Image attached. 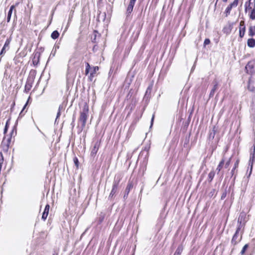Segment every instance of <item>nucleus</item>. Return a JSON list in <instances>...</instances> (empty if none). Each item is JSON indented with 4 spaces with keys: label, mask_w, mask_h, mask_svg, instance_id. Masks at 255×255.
I'll use <instances>...</instances> for the list:
<instances>
[{
    "label": "nucleus",
    "mask_w": 255,
    "mask_h": 255,
    "mask_svg": "<svg viewBox=\"0 0 255 255\" xmlns=\"http://www.w3.org/2000/svg\"><path fill=\"white\" fill-rule=\"evenodd\" d=\"M89 116V108L85 105L80 112L79 121L81 123V130H83L86 126L87 120Z\"/></svg>",
    "instance_id": "obj_1"
},
{
    "label": "nucleus",
    "mask_w": 255,
    "mask_h": 255,
    "mask_svg": "<svg viewBox=\"0 0 255 255\" xmlns=\"http://www.w3.org/2000/svg\"><path fill=\"white\" fill-rule=\"evenodd\" d=\"M121 178L119 176H115L113 181L112 189L109 196V199L113 198L118 191V188Z\"/></svg>",
    "instance_id": "obj_2"
},
{
    "label": "nucleus",
    "mask_w": 255,
    "mask_h": 255,
    "mask_svg": "<svg viewBox=\"0 0 255 255\" xmlns=\"http://www.w3.org/2000/svg\"><path fill=\"white\" fill-rule=\"evenodd\" d=\"M255 161V141L254 145L251 147L250 150V159L249 161V166L250 167V172L249 177L250 176L253 169L254 162Z\"/></svg>",
    "instance_id": "obj_3"
},
{
    "label": "nucleus",
    "mask_w": 255,
    "mask_h": 255,
    "mask_svg": "<svg viewBox=\"0 0 255 255\" xmlns=\"http://www.w3.org/2000/svg\"><path fill=\"white\" fill-rule=\"evenodd\" d=\"M245 69L248 74L252 75L255 74V64L253 62H249L246 66Z\"/></svg>",
    "instance_id": "obj_4"
},
{
    "label": "nucleus",
    "mask_w": 255,
    "mask_h": 255,
    "mask_svg": "<svg viewBox=\"0 0 255 255\" xmlns=\"http://www.w3.org/2000/svg\"><path fill=\"white\" fill-rule=\"evenodd\" d=\"M136 0H130L126 11V16L128 18L133 10V6Z\"/></svg>",
    "instance_id": "obj_5"
},
{
    "label": "nucleus",
    "mask_w": 255,
    "mask_h": 255,
    "mask_svg": "<svg viewBox=\"0 0 255 255\" xmlns=\"http://www.w3.org/2000/svg\"><path fill=\"white\" fill-rule=\"evenodd\" d=\"M239 2V0H234V1L230 4L226 8L225 13L226 14V16H228V15L230 14L231 11L232 10V8L234 7H236Z\"/></svg>",
    "instance_id": "obj_6"
},
{
    "label": "nucleus",
    "mask_w": 255,
    "mask_h": 255,
    "mask_svg": "<svg viewBox=\"0 0 255 255\" xmlns=\"http://www.w3.org/2000/svg\"><path fill=\"white\" fill-rule=\"evenodd\" d=\"M10 42V39H7L4 43V44L0 52V56L1 57L3 56V55L5 53L6 51H7L9 48V44Z\"/></svg>",
    "instance_id": "obj_7"
},
{
    "label": "nucleus",
    "mask_w": 255,
    "mask_h": 255,
    "mask_svg": "<svg viewBox=\"0 0 255 255\" xmlns=\"http://www.w3.org/2000/svg\"><path fill=\"white\" fill-rule=\"evenodd\" d=\"M246 32V25L245 21L242 20L240 22L239 27V36L241 38H243Z\"/></svg>",
    "instance_id": "obj_8"
},
{
    "label": "nucleus",
    "mask_w": 255,
    "mask_h": 255,
    "mask_svg": "<svg viewBox=\"0 0 255 255\" xmlns=\"http://www.w3.org/2000/svg\"><path fill=\"white\" fill-rule=\"evenodd\" d=\"M252 6L255 7V0H249L245 4V11L247 12L248 9H251Z\"/></svg>",
    "instance_id": "obj_9"
},
{
    "label": "nucleus",
    "mask_w": 255,
    "mask_h": 255,
    "mask_svg": "<svg viewBox=\"0 0 255 255\" xmlns=\"http://www.w3.org/2000/svg\"><path fill=\"white\" fill-rule=\"evenodd\" d=\"M213 84L214 85L209 94L210 98L213 97L215 93V92L218 88V82L216 80H214Z\"/></svg>",
    "instance_id": "obj_10"
},
{
    "label": "nucleus",
    "mask_w": 255,
    "mask_h": 255,
    "mask_svg": "<svg viewBox=\"0 0 255 255\" xmlns=\"http://www.w3.org/2000/svg\"><path fill=\"white\" fill-rule=\"evenodd\" d=\"M242 238V235L241 234L239 238V233L236 232L232 239L231 243L234 245H236L241 241Z\"/></svg>",
    "instance_id": "obj_11"
},
{
    "label": "nucleus",
    "mask_w": 255,
    "mask_h": 255,
    "mask_svg": "<svg viewBox=\"0 0 255 255\" xmlns=\"http://www.w3.org/2000/svg\"><path fill=\"white\" fill-rule=\"evenodd\" d=\"M100 145V142L99 141H97L95 143L91 152V155L92 156H95L96 155L99 150Z\"/></svg>",
    "instance_id": "obj_12"
},
{
    "label": "nucleus",
    "mask_w": 255,
    "mask_h": 255,
    "mask_svg": "<svg viewBox=\"0 0 255 255\" xmlns=\"http://www.w3.org/2000/svg\"><path fill=\"white\" fill-rule=\"evenodd\" d=\"M132 187H133V184H132V182H128V185L126 188L125 194L124 195V198L125 199H126L128 198V194H129L130 190L132 188Z\"/></svg>",
    "instance_id": "obj_13"
},
{
    "label": "nucleus",
    "mask_w": 255,
    "mask_h": 255,
    "mask_svg": "<svg viewBox=\"0 0 255 255\" xmlns=\"http://www.w3.org/2000/svg\"><path fill=\"white\" fill-rule=\"evenodd\" d=\"M18 3H19L18 2L16 3L15 5H12L10 7V8L9 9V11H8V13H7V22L10 21V18H11V14H12V11L15 8V6H17L18 4Z\"/></svg>",
    "instance_id": "obj_14"
},
{
    "label": "nucleus",
    "mask_w": 255,
    "mask_h": 255,
    "mask_svg": "<svg viewBox=\"0 0 255 255\" xmlns=\"http://www.w3.org/2000/svg\"><path fill=\"white\" fill-rule=\"evenodd\" d=\"M32 86V81H31L30 79H28L26 82L25 85V89L24 91L26 93L28 92L31 87Z\"/></svg>",
    "instance_id": "obj_15"
},
{
    "label": "nucleus",
    "mask_w": 255,
    "mask_h": 255,
    "mask_svg": "<svg viewBox=\"0 0 255 255\" xmlns=\"http://www.w3.org/2000/svg\"><path fill=\"white\" fill-rule=\"evenodd\" d=\"M217 130V128L215 126H214L212 129L210 131V133H209V138L210 139H214L215 135L216 134Z\"/></svg>",
    "instance_id": "obj_16"
},
{
    "label": "nucleus",
    "mask_w": 255,
    "mask_h": 255,
    "mask_svg": "<svg viewBox=\"0 0 255 255\" xmlns=\"http://www.w3.org/2000/svg\"><path fill=\"white\" fill-rule=\"evenodd\" d=\"M99 70V67L98 66H94L91 69V71L90 74L89 78L90 81L92 80V77L94 76V74H95L97 71Z\"/></svg>",
    "instance_id": "obj_17"
},
{
    "label": "nucleus",
    "mask_w": 255,
    "mask_h": 255,
    "mask_svg": "<svg viewBox=\"0 0 255 255\" xmlns=\"http://www.w3.org/2000/svg\"><path fill=\"white\" fill-rule=\"evenodd\" d=\"M247 45L250 48H253L255 46V39L251 38L247 41Z\"/></svg>",
    "instance_id": "obj_18"
},
{
    "label": "nucleus",
    "mask_w": 255,
    "mask_h": 255,
    "mask_svg": "<svg viewBox=\"0 0 255 255\" xmlns=\"http://www.w3.org/2000/svg\"><path fill=\"white\" fill-rule=\"evenodd\" d=\"M232 25L229 24L228 26L224 27L223 31L225 33L229 34L232 31Z\"/></svg>",
    "instance_id": "obj_19"
},
{
    "label": "nucleus",
    "mask_w": 255,
    "mask_h": 255,
    "mask_svg": "<svg viewBox=\"0 0 255 255\" xmlns=\"http://www.w3.org/2000/svg\"><path fill=\"white\" fill-rule=\"evenodd\" d=\"M225 160L224 159H222V160L220 162L219 165H218L216 171H217V174H219L224 164Z\"/></svg>",
    "instance_id": "obj_20"
},
{
    "label": "nucleus",
    "mask_w": 255,
    "mask_h": 255,
    "mask_svg": "<svg viewBox=\"0 0 255 255\" xmlns=\"http://www.w3.org/2000/svg\"><path fill=\"white\" fill-rule=\"evenodd\" d=\"M249 35L251 37H253L255 35V25L251 26L249 27Z\"/></svg>",
    "instance_id": "obj_21"
},
{
    "label": "nucleus",
    "mask_w": 255,
    "mask_h": 255,
    "mask_svg": "<svg viewBox=\"0 0 255 255\" xmlns=\"http://www.w3.org/2000/svg\"><path fill=\"white\" fill-rule=\"evenodd\" d=\"M190 133H189L188 134H187L185 137L184 140V147H186L187 145L189 144V141H190Z\"/></svg>",
    "instance_id": "obj_22"
},
{
    "label": "nucleus",
    "mask_w": 255,
    "mask_h": 255,
    "mask_svg": "<svg viewBox=\"0 0 255 255\" xmlns=\"http://www.w3.org/2000/svg\"><path fill=\"white\" fill-rule=\"evenodd\" d=\"M215 172H214V171L212 170L210 172V173L208 174V179L209 182H212V181L213 180V179L215 176Z\"/></svg>",
    "instance_id": "obj_23"
},
{
    "label": "nucleus",
    "mask_w": 255,
    "mask_h": 255,
    "mask_svg": "<svg viewBox=\"0 0 255 255\" xmlns=\"http://www.w3.org/2000/svg\"><path fill=\"white\" fill-rule=\"evenodd\" d=\"M246 218V215L244 213H241L238 219V222L245 223V219Z\"/></svg>",
    "instance_id": "obj_24"
},
{
    "label": "nucleus",
    "mask_w": 255,
    "mask_h": 255,
    "mask_svg": "<svg viewBox=\"0 0 255 255\" xmlns=\"http://www.w3.org/2000/svg\"><path fill=\"white\" fill-rule=\"evenodd\" d=\"M59 33L57 30H54L52 32L51 35V37L53 39H56L58 38Z\"/></svg>",
    "instance_id": "obj_25"
},
{
    "label": "nucleus",
    "mask_w": 255,
    "mask_h": 255,
    "mask_svg": "<svg viewBox=\"0 0 255 255\" xmlns=\"http://www.w3.org/2000/svg\"><path fill=\"white\" fill-rule=\"evenodd\" d=\"M238 228L236 232L239 233V232L240 231L241 229L244 227L245 223H242L241 222H238Z\"/></svg>",
    "instance_id": "obj_26"
},
{
    "label": "nucleus",
    "mask_w": 255,
    "mask_h": 255,
    "mask_svg": "<svg viewBox=\"0 0 255 255\" xmlns=\"http://www.w3.org/2000/svg\"><path fill=\"white\" fill-rule=\"evenodd\" d=\"M91 69V68L90 64L88 62H86L85 74L86 75H87L90 73Z\"/></svg>",
    "instance_id": "obj_27"
},
{
    "label": "nucleus",
    "mask_w": 255,
    "mask_h": 255,
    "mask_svg": "<svg viewBox=\"0 0 255 255\" xmlns=\"http://www.w3.org/2000/svg\"><path fill=\"white\" fill-rule=\"evenodd\" d=\"M182 251H183V247H182V246H179L177 248V249H176V251H175L174 254H175L176 255H180V254L182 252Z\"/></svg>",
    "instance_id": "obj_28"
},
{
    "label": "nucleus",
    "mask_w": 255,
    "mask_h": 255,
    "mask_svg": "<svg viewBox=\"0 0 255 255\" xmlns=\"http://www.w3.org/2000/svg\"><path fill=\"white\" fill-rule=\"evenodd\" d=\"M62 108H63V107L62 106H61V105L59 107L58 111V112L57 113V116H56V119H55V123L57 122V119L60 116V115H61V110L62 109Z\"/></svg>",
    "instance_id": "obj_29"
},
{
    "label": "nucleus",
    "mask_w": 255,
    "mask_h": 255,
    "mask_svg": "<svg viewBox=\"0 0 255 255\" xmlns=\"http://www.w3.org/2000/svg\"><path fill=\"white\" fill-rule=\"evenodd\" d=\"M250 18L252 19H255V9L254 8L250 14Z\"/></svg>",
    "instance_id": "obj_30"
},
{
    "label": "nucleus",
    "mask_w": 255,
    "mask_h": 255,
    "mask_svg": "<svg viewBox=\"0 0 255 255\" xmlns=\"http://www.w3.org/2000/svg\"><path fill=\"white\" fill-rule=\"evenodd\" d=\"M105 214L101 212L100 214V215H99V222L100 223H102L104 220V218H105Z\"/></svg>",
    "instance_id": "obj_31"
},
{
    "label": "nucleus",
    "mask_w": 255,
    "mask_h": 255,
    "mask_svg": "<svg viewBox=\"0 0 255 255\" xmlns=\"http://www.w3.org/2000/svg\"><path fill=\"white\" fill-rule=\"evenodd\" d=\"M249 247V245L248 244H246L243 248L240 254L241 255H243L245 254L246 250H247V249Z\"/></svg>",
    "instance_id": "obj_32"
},
{
    "label": "nucleus",
    "mask_w": 255,
    "mask_h": 255,
    "mask_svg": "<svg viewBox=\"0 0 255 255\" xmlns=\"http://www.w3.org/2000/svg\"><path fill=\"white\" fill-rule=\"evenodd\" d=\"M4 159H3V156L2 155V153L1 152H0V171L1 169V166L3 162Z\"/></svg>",
    "instance_id": "obj_33"
},
{
    "label": "nucleus",
    "mask_w": 255,
    "mask_h": 255,
    "mask_svg": "<svg viewBox=\"0 0 255 255\" xmlns=\"http://www.w3.org/2000/svg\"><path fill=\"white\" fill-rule=\"evenodd\" d=\"M73 161L76 167H78L79 161L77 157H75L73 159Z\"/></svg>",
    "instance_id": "obj_34"
},
{
    "label": "nucleus",
    "mask_w": 255,
    "mask_h": 255,
    "mask_svg": "<svg viewBox=\"0 0 255 255\" xmlns=\"http://www.w3.org/2000/svg\"><path fill=\"white\" fill-rule=\"evenodd\" d=\"M50 206L48 204H47L45 207L44 210V212H46L48 214L49 211Z\"/></svg>",
    "instance_id": "obj_35"
},
{
    "label": "nucleus",
    "mask_w": 255,
    "mask_h": 255,
    "mask_svg": "<svg viewBox=\"0 0 255 255\" xmlns=\"http://www.w3.org/2000/svg\"><path fill=\"white\" fill-rule=\"evenodd\" d=\"M48 215V213L43 212L42 216V219H43V220H45L47 217Z\"/></svg>",
    "instance_id": "obj_36"
},
{
    "label": "nucleus",
    "mask_w": 255,
    "mask_h": 255,
    "mask_svg": "<svg viewBox=\"0 0 255 255\" xmlns=\"http://www.w3.org/2000/svg\"><path fill=\"white\" fill-rule=\"evenodd\" d=\"M210 43V40L209 39H208V38L205 39L204 40V46H205L206 45L209 44Z\"/></svg>",
    "instance_id": "obj_37"
},
{
    "label": "nucleus",
    "mask_w": 255,
    "mask_h": 255,
    "mask_svg": "<svg viewBox=\"0 0 255 255\" xmlns=\"http://www.w3.org/2000/svg\"><path fill=\"white\" fill-rule=\"evenodd\" d=\"M226 196H227V192H226V191H224L222 194L221 199L222 200L226 198Z\"/></svg>",
    "instance_id": "obj_38"
},
{
    "label": "nucleus",
    "mask_w": 255,
    "mask_h": 255,
    "mask_svg": "<svg viewBox=\"0 0 255 255\" xmlns=\"http://www.w3.org/2000/svg\"><path fill=\"white\" fill-rule=\"evenodd\" d=\"M231 158H229V159L226 162L225 167L226 168H227L229 166L231 162Z\"/></svg>",
    "instance_id": "obj_39"
},
{
    "label": "nucleus",
    "mask_w": 255,
    "mask_h": 255,
    "mask_svg": "<svg viewBox=\"0 0 255 255\" xmlns=\"http://www.w3.org/2000/svg\"><path fill=\"white\" fill-rule=\"evenodd\" d=\"M154 114H153L152 115V118L151 119V122H150V128L153 125V121H154Z\"/></svg>",
    "instance_id": "obj_40"
},
{
    "label": "nucleus",
    "mask_w": 255,
    "mask_h": 255,
    "mask_svg": "<svg viewBox=\"0 0 255 255\" xmlns=\"http://www.w3.org/2000/svg\"><path fill=\"white\" fill-rule=\"evenodd\" d=\"M238 165H239V160H237L234 164V169H236V168L238 166Z\"/></svg>",
    "instance_id": "obj_41"
},
{
    "label": "nucleus",
    "mask_w": 255,
    "mask_h": 255,
    "mask_svg": "<svg viewBox=\"0 0 255 255\" xmlns=\"http://www.w3.org/2000/svg\"><path fill=\"white\" fill-rule=\"evenodd\" d=\"M7 128H8V127H7V123H6V125L4 127V131H3L4 133H5L7 132Z\"/></svg>",
    "instance_id": "obj_42"
},
{
    "label": "nucleus",
    "mask_w": 255,
    "mask_h": 255,
    "mask_svg": "<svg viewBox=\"0 0 255 255\" xmlns=\"http://www.w3.org/2000/svg\"><path fill=\"white\" fill-rule=\"evenodd\" d=\"M26 106H27V103H26V104H25V105L24 106V107H23V109H22V111H21V112H20V114H19V116H21L22 113L23 111H24V109L25 108V107H26Z\"/></svg>",
    "instance_id": "obj_43"
},
{
    "label": "nucleus",
    "mask_w": 255,
    "mask_h": 255,
    "mask_svg": "<svg viewBox=\"0 0 255 255\" xmlns=\"http://www.w3.org/2000/svg\"><path fill=\"white\" fill-rule=\"evenodd\" d=\"M55 52H56V49L55 50V51H54L53 50H52V51L51 52V54L50 55V57H51L52 55V56H55Z\"/></svg>",
    "instance_id": "obj_44"
},
{
    "label": "nucleus",
    "mask_w": 255,
    "mask_h": 255,
    "mask_svg": "<svg viewBox=\"0 0 255 255\" xmlns=\"http://www.w3.org/2000/svg\"><path fill=\"white\" fill-rule=\"evenodd\" d=\"M249 89L252 91V92H255V88L254 87H249Z\"/></svg>",
    "instance_id": "obj_45"
},
{
    "label": "nucleus",
    "mask_w": 255,
    "mask_h": 255,
    "mask_svg": "<svg viewBox=\"0 0 255 255\" xmlns=\"http://www.w3.org/2000/svg\"><path fill=\"white\" fill-rule=\"evenodd\" d=\"M33 63L34 65H37L38 62H36L35 60H33Z\"/></svg>",
    "instance_id": "obj_46"
},
{
    "label": "nucleus",
    "mask_w": 255,
    "mask_h": 255,
    "mask_svg": "<svg viewBox=\"0 0 255 255\" xmlns=\"http://www.w3.org/2000/svg\"><path fill=\"white\" fill-rule=\"evenodd\" d=\"M235 170V169H234V168H233L231 171V174L232 175H233V174L234 173Z\"/></svg>",
    "instance_id": "obj_47"
},
{
    "label": "nucleus",
    "mask_w": 255,
    "mask_h": 255,
    "mask_svg": "<svg viewBox=\"0 0 255 255\" xmlns=\"http://www.w3.org/2000/svg\"><path fill=\"white\" fill-rule=\"evenodd\" d=\"M150 90V89L149 87H148L147 90H146V94L148 92H149V91Z\"/></svg>",
    "instance_id": "obj_48"
},
{
    "label": "nucleus",
    "mask_w": 255,
    "mask_h": 255,
    "mask_svg": "<svg viewBox=\"0 0 255 255\" xmlns=\"http://www.w3.org/2000/svg\"><path fill=\"white\" fill-rule=\"evenodd\" d=\"M150 90V89L149 87H148L147 90H146V94L148 92H149V91Z\"/></svg>",
    "instance_id": "obj_49"
},
{
    "label": "nucleus",
    "mask_w": 255,
    "mask_h": 255,
    "mask_svg": "<svg viewBox=\"0 0 255 255\" xmlns=\"http://www.w3.org/2000/svg\"><path fill=\"white\" fill-rule=\"evenodd\" d=\"M149 147H145V149L146 150L147 152L149 150Z\"/></svg>",
    "instance_id": "obj_50"
},
{
    "label": "nucleus",
    "mask_w": 255,
    "mask_h": 255,
    "mask_svg": "<svg viewBox=\"0 0 255 255\" xmlns=\"http://www.w3.org/2000/svg\"><path fill=\"white\" fill-rule=\"evenodd\" d=\"M52 255H58V254L56 252H54Z\"/></svg>",
    "instance_id": "obj_51"
},
{
    "label": "nucleus",
    "mask_w": 255,
    "mask_h": 255,
    "mask_svg": "<svg viewBox=\"0 0 255 255\" xmlns=\"http://www.w3.org/2000/svg\"><path fill=\"white\" fill-rule=\"evenodd\" d=\"M228 0H223V1L225 2H227Z\"/></svg>",
    "instance_id": "obj_52"
},
{
    "label": "nucleus",
    "mask_w": 255,
    "mask_h": 255,
    "mask_svg": "<svg viewBox=\"0 0 255 255\" xmlns=\"http://www.w3.org/2000/svg\"><path fill=\"white\" fill-rule=\"evenodd\" d=\"M14 14H15V16H16V10L14 11Z\"/></svg>",
    "instance_id": "obj_53"
}]
</instances>
